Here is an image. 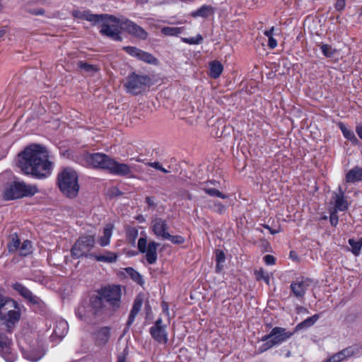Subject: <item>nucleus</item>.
<instances>
[{
  "label": "nucleus",
  "mask_w": 362,
  "mask_h": 362,
  "mask_svg": "<svg viewBox=\"0 0 362 362\" xmlns=\"http://www.w3.org/2000/svg\"><path fill=\"white\" fill-rule=\"evenodd\" d=\"M46 148L40 144H30L18 155V166L26 175L42 179L51 174L52 162Z\"/></svg>",
  "instance_id": "f257e3e1"
},
{
  "label": "nucleus",
  "mask_w": 362,
  "mask_h": 362,
  "mask_svg": "<svg viewBox=\"0 0 362 362\" xmlns=\"http://www.w3.org/2000/svg\"><path fill=\"white\" fill-rule=\"evenodd\" d=\"M78 175L70 168H64L57 175V184L62 192L69 198L78 195L79 185Z\"/></svg>",
  "instance_id": "f03ea898"
},
{
  "label": "nucleus",
  "mask_w": 362,
  "mask_h": 362,
  "mask_svg": "<svg viewBox=\"0 0 362 362\" xmlns=\"http://www.w3.org/2000/svg\"><path fill=\"white\" fill-rule=\"evenodd\" d=\"M99 16L101 18H99L98 23H102L100 30V34L115 41H122L121 33L124 28V25H122V21L112 15L99 14Z\"/></svg>",
  "instance_id": "7ed1b4c3"
},
{
  "label": "nucleus",
  "mask_w": 362,
  "mask_h": 362,
  "mask_svg": "<svg viewBox=\"0 0 362 362\" xmlns=\"http://www.w3.org/2000/svg\"><path fill=\"white\" fill-rule=\"evenodd\" d=\"M37 192L35 185H27L24 182L14 181L5 187L3 197L5 200L30 197Z\"/></svg>",
  "instance_id": "20e7f679"
},
{
  "label": "nucleus",
  "mask_w": 362,
  "mask_h": 362,
  "mask_svg": "<svg viewBox=\"0 0 362 362\" xmlns=\"http://www.w3.org/2000/svg\"><path fill=\"white\" fill-rule=\"evenodd\" d=\"M151 84V79L149 76L134 72L127 76L124 86L127 93L136 95L141 93Z\"/></svg>",
  "instance_id": "39448f33"
},
{
  "label": "nucleus",
  "mask_w": 362,
  "mask_h": 362,
  "mask_svg": "<svg viewBox=\"0 0 362 362\" xmlns=\"http://www.w3.org/2000/svg\"><path fill=\"white\" fill-rule=\"evenodd\" d=\"M99 291L109 310L115 311L120 307L122 290L119 286H108Z\"/></svg>",
  "instance_id": "423d86ee"
},
{
  "label": "nucleus",
  "mask_w": 362,
  "mask_h": 362,
  "mask_svg": "<svg viewBox=\"0 0 362 362\" xmlns=\"http://www.w3.org/2000/svg\"><path fill=\"white\" fill-rule=\"evenodd\" d=\"M293 334V332H287L285 328L280 327H274L270 332V336L272 337V339H270V341H267L259 347V352H264L267 350L271 349L272 347L277 344H281L286 339H289Z\"/></svg>",
  "instance_id": "0eeeda50"
},
{
  "label": "nucleus",
  "mask_w": 362,
  "mask_h": 362,
  "mask_svg": "<svg viewBox=\"0 0 362 362\" xmlns=\"http://www.w3.org/2000/svg\"><path fill=\"white\" fill-rule=\"evenodd\" d=\"M95 242V235L80 237L71 248V256L76 259L86 256V253L93 247Z\"/></svg>",
  "instance_id": "6e6552de"
},
{
  "label": "nucleus",
  "mask_w": 362,
  "mask_h": 362,
  "mask_svg": "<svg viewBox=\"0 0 362 362\" xmlns=\"http://www.w3.org/2000/svg\"><path fill=\"white\" fill-rule=\"evenodd\" d=\"M159 244L155 241L147 243L146 238H140L138 240V250L141 253H145V257L149 264H153L158 259L157 248Z\"/></svg>",
  "instance_id": "1a4fd4ad"
},
{
  "label": "nucleus",
  "mask_w": 362,
  "mask_h": 362,
  "mask_svg": "<svg viewBox=\"0 0 362 362\" xmlns=\"http://www.w3.org/2000/svg\"><path fill=\"white\" fill-rule=\"evenodd\" d=\"M83 159L86 164L91 168L107 170V166L109 165L108 163L110 160V157L105 153H86L83 155Z\"/></svg>",
  "instance_id": "9d476101"
},
{
  "label": "nucleus",
  "mask_w": 362,
  "mask_h": 362,
  "mask_svg": "<svg viewBox=\"0 0 362 362\" xmlns=\"http://www.w3.org/2000/svg\"><path fill=\"white\" fill-rule=\"evenodd\" d=\"M6 327H0V354L6 362H13L16 360V354L11 349L12 341L5 334Z\"/></svg>",
  "instance_id": "9b49d317"
},
{
  "label": "nucleus",
  "mask_w": 362,
  "mask_h": 362,
  "mask_svg": "<svg viewBox=\"0 0 362 362\" xmlns=\"http://www.w3.org/2000/svg\"><path fill=\"white\" fill-rule=\"evenodd\" d=\"M313 280L304 276L297 278L290 286L291 291L297 298H303L306 291L313 285Z\"/></svg>",
  "instance_id": "f8f14e48"
},
{
  "label": "nucleus",
  "mask_w": 362,
  "mask_h": 362,
  "mask_svg": "<svg viewBox=\"0 0 362 362\" xmlns=\"http://www.w3.org/2000/svg\"><path fill=\"white\" fill-rule=\"evenodd\" d=\"M21 318V308L19 305L16 306V309H12L8 314L0 315V322L1 325L6 328L8 333L12 332L13 327Z\"/></svg>",
  "instance_id": "ddd939ff"
},
{
  "label": "nucleus",
  "mask_w": 362,
  "mask_h": 362,
  "mask_svg": "<svg viewBox=\"0 0 362 362\" xmlns=\"http://www.w3.org/2000/svg\"><path fill=\"white\" fill-rule=\"evenodd\" d=\"M122 25H124L123 30L130 35L139 40H145L147 39L148 35V33L134 22L129 19H125L122 20Z\"/></svg>",
  "instance_id": "4468645a"
},
{
  "label": "nucleus",
  "mask_w": 362,
  "mask_h": 362,
  "mask_svg": "<svg viewBox=\"0 0 362 362\" xmlns=\"http://www.w3.org/2000/svg\"><path fill=\"white\" fill-rule=\"evenodd\" d=\"M150 334L153 339L158 343L166 344L168 341V333L165 330V325H163L161 318H158L154 325L150 328Z\"/></svg>",
  "instance_id": "2eb2a0df"
},
{
  "label": "nucleus",
  "mask_w": 362,
  "mask_h": 362,
  "mask_svg": "<svg viewBox=\"0 0 362 362\" xmlns=\"http://www.w3.org/2000/svg\"><path fill=\"white\" fill-rule=\"evenodd\" d=\"M108 164L107 170L111 174L119 176H129L132 175L131 167L127 164L120 163L111 158Z\"/></svg>",
  "instance_id": "dca6fc26"
},
{
  "label": "nucleus",
  "mask_w": 362,
  "mask_h": 362,
  "mask_svg": "<svg viewBox=\"0 0 362 362\" xmlns=\"http://www.w3.org/2000/svg\"><path fill=\"white\" fill-rule=\"evenodd\" d=\"M151 228L153 234L158 238L165 239L168 233L169 226L165 220L161 218H155L151 221Z\"/></svg>",
  "instance_id": "f3484780"
},
{
  "label": "nucleus",
  "mask_w": 362,
  "mask_h": 362,
  "mask_svg": "<svg viewBox=\"0 0 362 362\" xmlns=\"http://www.w3.org/2000/svg\"><path fill=\"white\" fill-rule=\"evenodd\" d=\"M12 288L19 293L24 298L33 304H38L40 302L39 298L33 295L32 292L25 287L23 284L16 282L12 285Z\"/></svg>",
  "instance_id": "a211bd4d"
},
{
  "label": "nucleus",
  "mask_w": 362,
  "mask_h": 362,
  "mask_svg": "<svg viewBox=\"0 0 362 362\" xmlns=\"http://www.w3.org/2000/svg\"><path fill=\"white\" fill-rule=\"evenodd\" d=\"M332 199L334 200V211H344L349 209V203L345 199L344 193L341 188L339 187V192H334L332 194Z\"/></svg>",
  "instance_id": "6ab92c4d"
},
{
  "label": "nucleus",
  "mask_w": 362,
  "mask_h": 362,
  "mask_svg": "<svg viewBox=\"0 0 362 362\" xmlns=\"http://www.w3.org/2000/svg\"><path fill=\"white\" fill-rule=\"evenodd\" d=\"M110 335L111 332L109 327L105 326L100 328L94 333L95 344L98 346L105 345L108 342Z\"/></svg>",
  "instance_id": "aec40b11"
},
{
  "label": "nucleus",
  "mask_w": 362,
  "mask_h": 362,
  "mask_svg": "<svg viewBox=\"0 0 362 362\" xmlns=\"http://www.w3.org/2000/svg\"><path fill=\"white\" fill-rule=\"evenodd\" d=\"M18 303L13 299L6 298L0 294V315L8 314L12 309H16Z\"/></svg>",
  "instance_id": "412c9836"
},
{
  "label": "nucleus",
  "mask_w": 362,
  "mask_h": 362,
  "mask_svg": "<svg viewBox=\"0 0 362 362\" xmlns=\"http://www.w3.org/2000/svg\"><path fill=\"white\" fill-rule=\"evenodd\" d=\"M72 16L76 18L85 19L94 25L98 23L99 18H101L99 14H93L89 11H80L78 9L72 11Z\"/></svg>",
  "instance_id": "4be33fe9"
},
{
  "label": "nucleus",
  "mask_w": 362,
  "mask_h": 362,
  "mask_svg": "<svg viewBox=\"0 0 362 362\" xmlns=\"http://www.w3.org/2000/svg\"><path fill=\"white\" fill-rule=\"evenodd\" d=\"M90 302L91 307L96 313L101 312L103 310H108L107 305H105V303L102 298V295L99 290L96 295L91 297Z\"/></svg>",
  "instance_id": "5701e85b"
},
{
  "label": "nucleus",
  "mask_w": 362,
  "mask_h": 362,
  "mask_svg": "<svg viewBox=\"0 0 362 362\" xmlns=\"http://www.w3.org/2000/svg\"><path fill=\"white\" fill-rule=\"evenodd\" d=\"M215 12V8L209 5H203L197 11L192 12L191 16L193 18L202 17L207 18L212 16Z\"/></svg>",
  "instance_id": "b1692460"
},
{
  "label": "nucleus",
  "mask_w": 362,
  "mask_h": 362,
  "mask_svg": "<svg viewBox=\"0 0 362 362\" xmlns=\"http://www.w3.org/2000/svg\"><path fill=\"white\" fill-rule=\"evenodd\" d=\"M141 306H142V300L138 297L136 298V299L134 301L133 307L131 310L128 320L127 322V327H130L133 324L136 315L139 313V312L141 310Z\"/></svg>",
  "instance_id": "393cba45"
},
{
  "label": "nucleus",
  "mask_w": 362,
  "mask_h": 362,
  "mask_svg": "<svg viewBox=\"0 0 362 362\" xmlns=\"http://www.w3.org/2000/svg\"><path fill=\"white\" fill-rule=\"evenodd\" d=\"M346 181L347 182H356L362 181V168L356 166L351 169L346 175Z\"/></svg>",
  "instance_id": "a878e982"
},
{
  "label": "nucleus",
  "mask_w": 362,
  "mask_h": 362,
  "mask_svg": "<svg viewBox=\"0 0 362 362\" xmlns=\"http://www.w3.org/2000/svg\"><path fill=\"white\" fill-rule=\"evenodd\" d=\"M21 239L16 232L11 233L8 236V240L7 243L8 251L10 253L18 251L19 245H21Z\"/></svg>",
  "instance_id": "bb28decb"
},
{
  "label": "nucleus",
  "mask_w": 362,
  "mask_h": 362,
  "mask_svg": "<svg viewBox=\"0 0 362 362\" xmlns=\"http://www.w3.org/2000/svg\"><path fill=\"white\" fill-rule=\"evenodd\" d=\"M113 226L112 224H107L103 229V235L98 239V243L100 246L105 247L110 243V238L112 234Z\"/></svg>",
  "instance_id": "cd10ccee"
},
{
  "label": "nucleus",
  "mask_w": 362,
  "mask_h": 362,
  "mask_svg": "<svg viewBox=\"0 0 362 362\" xmlns=\"http://www.w3.org/2000/svg\"><path fill=\"white\" fill-rule=\"evenodd\" d=\"M209 67H210V76L213 78H218L223 70V66L221 64V63L216 60L212 61L211 62H210Z\"/></svg>",
  "instance_id": "c85d7f7f"
},
{
  "label": "nucleus",
  "mask_w": 362,
  "mask_h": 362,
  "mask_svg": "<svg viewBox=\"0 0 362 362\" xmlns=\"http://www.w3.org/2000/svg\"><path fill=\"white\" fill-rule=\"evenodd\" d=\"M339 127L341 131L342 132L344 136L346 139L350 141L354 145L358 144L359 141L355 136L353 131L347 129V127L343 123H339Z\"/></svg>",
  "instance_id": "c756f323"
},
{
  "label": "nucleus",
  "mask_w": 362,
  "mask_h": 362,
  "mask_svg": "<svg viewBox=\"0 0 362 362\" xmlns=\"http://www.w3.org/2000/svg\"><path fill=\"white\" fill-rule=\"evenodd\" d=\"M320 315L317 314H315L311 317H308L300 323L298 324L296 327V330H300L305 328H308L311 326H313L317 320L319 319Z\"/></svg>",
  "instance_id": "7c9ffc66"
},
{
  "label": "nucleus",
  "mask_w": 362,
  "mask_h": 362,
  "mask_svg": "<svg viewBox=\"0 0 362 362\" xmlns=\"http://www.w3.org/2000/svg\"><path fill=\"white\" fill-rule=\"evenodd\" d=\"M77 66L81 69L83 73L92 75L98 71V68L93 64H88L83 61H79L77 63Z\"/></svg>",
  "instance_id": "2f4dec72"
},
{
  "label": "nucleus",
  "mask_w": 362,
  "mask_h": 362,
  "mask_svg": "<svg viewBox=\"0 0 362 362\" xmlns=\"http://www.w3.org/2000/svg\"><path fill=\"white\" fill-rule=\"evenodd\" d=\"M21 256L25 257L32 253V243L28 240H24L18 249Z\"/></svg>",
  "instance_id": "473e14b6"
},
{
  "label": "nucleus",
  "mask_w": 362,
  "mask_h": 362,
  "mask_svg": "<svg viewBox=\"0 0 362 362\" xmlns=\"http://www.w3.org/2000/svg\"><path fill=\"white\" fill-rule=\"evenodd\" d=\"M95 258L98 262L112 263L117 260V255L115 252L108 251L105 255H95Z\"/></svg>",
  "instance_id": "72a5a7b5"
},
{
  "label": "nucleus",
  "mask_w": 362,
  "mask_h": 362,
  "mask_svg": "<svg viewBox=\"0 0 362 362\" xmlns=\"http://www.w3.org/2000/svg\"><path fill=\"white\" fill-rule=\"evenodd\" d=\"M43 354L44 353L41 349H37L35 351H33L32 350H26L24 352L25 358L32 361H38L42 357Z\"/></svg>",
  "instance_id": "f704fd0d"
},
{
  "label": "nucleus",
  "mask_w": 362,
  "mask_h": 362,
  "mask_svg": "<svg viewBox=\"0 0 362 362\" xmlns=\"http://www.w3.org/2000/svg\"><path fill=\"white\" fill-rule=\"evenodd\" d=\"M183 28L178 27H163L161 33L166 36H177L183 31Z\"/></svg>",
  "instance_id": "c9c22d12"
},
{
  "label": "nucleus",
  "mask_w": 362,
  "mask_h": 362,
  "mask_svg": "<svg viewBox=\"0 0 362 362\" xmlns=\"http://www.w3.org/2000/svg\"><path fill=\"white\" fill-rule=\"evenodd\" d=\"M361 347L358 345H353L342 349L346 358L357 356L361 353Z\"/></svg>",
  "instance_id": "e433bc0d"
},
{
  "label": "nucleus",
  "mask_w": 362,
  "mask_h": 362,
  "mask_svg": "<svg viewBox=\"0 0 362 362\" xmlns=\"http://www.w3.org/2000/svg\"><path fill=\"white\" fill-rule=\"evenodd\" d=\"M137 59L148 64H156L157 61L156 58L153 57V55L141 49L138 55Z\"/></svg>",
  "instance_id": "4c0bfd02"
},
{
  "label": "nucleus",
  "mask_w": 362,
  "mask_h": 362,
  "mask_svg": "<svg viewBox=\"0 0 362 362\" xmlns=\"http://www.w3.org/2000/svg\"><path fill=\"white\" fill-rule=\"evenodd\" d=\"M274 27H272L269 30L264 32V35L268 37V47L270 49H274L277 45V42L274 38Z\"/></svg>",
  "instance_id": "58836bf2"
},
{
  "label": "nucleus",
  "mask_w": 362,
  "mask_h": 362,
  "mask_svg": "<svg viewBox=\"0 0 362 362\" xmlns=\"http://www.w3.org/2000/svg\"><path fill=\"white\" fill-rule=\"evenodd\" d=\"M203 190L206 194H208L209 195H210L211 197H219V198H221V199H223L228 198V195L223 194L219 190H218L216 189H214V188H211V187H205L203 188Z\"/></svg>",
  "instance_id": "ea45409f"
},
{
  "label": "nucleus",
  "mask_w": 362,
  "mask_h": 362,
  "mask_svg": "<svg viewBox=\"0 0 362 362\" xmlns=\"http://www.w3.org/2000/svg\"><path fill=\"white\" fill-rule=\"evenodd\" d=\"M126 272L134 281L141 285L143 284V279L141 275L133 268L128 267L126 269Z\"/></svg>",
  "instance_id": "a19ab883"
},
{
  "label": "nucleus",
  "mask_w": 362,
  "mask_h": 362,
  "mask_svg": "<svg viewBox=\"0 0 362 362\" xmlns=\"http://www.w3.org/2000/svg\"><path fill=\"white\" fill-rule=\"evenodd\" d=\"M323 54L327 57H332L336 53V49L327 44H321L319 45Z\"/></svg>",
  "instance_id": "79ce46f5"
},
{
  "label": "nucleus",
  "mask_w": 362,
  "mask_h": 362,
  "mask_svg": "<svg viewBox=\"0 0 362 362\" xmlns=\"http://www.w3.org/2000/svg\"><path fill=\"white\" fill-rule=\"evenodd\" d=\"M182 41L189 45H199L203 41V37L198 34L195 37H182Z\"/></svg>",
  "instance_id": "37998d69"
},
{
  "label": "nucleus",
  "mask_w": 362,
  "mask_h": 362,
  "mask_svg": "<svg viewBox=\"0 0 362 362\" xmlns=\"http://www.w3.org/2000/svg\"><path fill=\"white\" fill-rule=\"evenodd\" d=\"M209 208L218 214H223L226 210V206L219 202H214L213 206H210Z\"/></svg>",
  "instance_id": "c03bdc74"
},
{
  "label": "nucleus",
  "mask_w": 362,
  "mask_h": 362,
  "mask_svg": "<svg viewBox=\"0 0 362 362\" xmlns=\"http://www.w3.org/2000/svg\"><path fill=\"white\" fill-rule=\"evenodd\" d=\"M166 240H169L171 243L176 245H181L184 243L185 238L181 235H171L170 233L165 237Z\"/></svg>",
  "instance_id": "a18cd8bd"
},
{
  "label": "nucleus",
  "mask_w": 362,
  "mask_h": 362,
  "mask_svg": "<svg viewBox=\"0 0 362 362\" xmlns=\"http://www.w3.org/2000/svg\"><path fill=\"white\" fill-rule=\"evenodd\" d=\"M256 278L257 280H264L267 284H269V276L268 273L265 272L263 269H259L255 272Z\"/></svg>",
  "instance_id": "49530a36"
},
{
  "label": "nucleus",
  "mask_w": 362,
  "mask_h": 362,
  "mask_svg": "<svg viewBox=\"0 0 362 362\" xmlns=\"http://www.w3.org/2000/svg\"><path fill=\"white\" fill-rule=\"evenodd\" d=\"M349 243L352 247V252L355 255H358L361 248V247L360 246V243H357L354 239H349Z\"/></svg>",
  "instance_id": "de8ad7c7"
},
{
  "label": "nucleus",
  "mask_w": 362,
  "mask_h": 362,
  "mask_svg": "<svg viewBox=\"0 0 362 362\" xmlns=\"http://www.w3.org/2000/svg\"><path fill=\"white\" fill-rule=\"evenodd\" d=\"M124 49L128 54H129L130 55H132L133 57H136V58L138 57V55L141 51L140 49H138L135 47H131V46L125 47H124Z\"/></svg>",
  "instance_id": "09e8293b"
},
{
  "label": "nucleus",
  "mask_w": 362,
  "mask_h": 362,
  "mask_svg": "<svg viewBox=\"0 0 362 362\" xmlns=\"http://www.w3.org/2000/svg\"><path fill=\"white\" fill-rule=\"evenodd\" d=\"M127 236L130 238L133 242L135 241L136 238L138 236V230L136 228H130L127 230Z\"/></svg>",
  "instance_id": "8fccbe9b"
},
{
  "label": "nucleus",
  "mask_w": 362,
  "mask_h": 362,
  "mask_svg": "<svg viewBox=\"0 0 362 362\" xmlns=\"http://www.w3.org/2000/svg\"><path fill=\"white\" fill-rule=\"evenodd\" d=\"M225 254L222 250H217L216 252V263H222L225 261Z\"/></svg>",
  "instance_id": "3c124183"
},
{
  "label": "nucleus",
  "mask_w": 362,
  "mask_h": 362,
  "mask_svg": "<svg viewBox=\"0 0 362 362\" xmlns=\"http://www.w3.org/2000/svg\"><path fill=\"white\" fill-rule=\"evenodd\" d=\"M345 6V0H337L334 5V8L337 11H341L342 10L344 9Z\"/></svg>",
  "instance_id": "603ef678"
},
{
  "label": "nucleus",
  "mask_w": 362,
  "mask_h": 362,
  "mask_svg": "<svg viewBox=\"0 0 362 362\" xmlns=\"http://www.w3.org/2000/svg\"><path fill=\"white\" fill-rule=\"evenodd\" d=\"M342 359L341 358V356L339 353H337L332 356L330 358L325 361L324 362H341Z\"/></svg>",
  "instance_id": "864d4df0"
},
{
  "label": "nucleus",
  "mask_w": 362,
  "mask_h": 362,
  "mask_svg": "<svg viewBox=\"0 0 362 362\" xmlns=\"http://www.w3.org/2000/svg\"><path fill=\"white\" fill-rule=\"evenodd\" d=\"M330 223L332 226H336L338 223V216L337 215V211H334L330 214Z\"/></svg>",
  "instance_id": "5fc2aeb1"
},
{
  "label": "nucleus",
  "mask_w": 362,
  "mask_h": 362,
  "mask_svg": "<svg viewBox=\"0 0 362 362\" xmlns=\"http://www.w3.org/2000/svg\"><path fill=\"white\" fill-rule=\"evenodd\" d=\"M264 259L265 263L268 265H272L275 263V258L274 257V256L270 255H267L266 256H264Z\"/></svg>",
  "instance_id": "6e6d98bb"
},
{
  "label": "nucleus",
  "mask_w": 362,
  "mask_h": 362,
  "mask_svg": "<svg viewBox=\"0 0 362 362\" xmlns=\"http://www.w3.org/2000/svg\"><path fill=\"white\" fill-rule=\"evenodd\" d=\"M128 354V352L127 351V348L124 350L122 353H121L117 356V362H126L127 356Z\"/></svg>",
  "instance_id": "4d7b16f0"
},
{
  "label": "nucleus",
  "mask_w": 362,
  "mask_h": 362,
  "mask_svg": "<svg viewBox=\"0 0 362 362\" xmlns=\"http://www.w3.org/2000/svg\"><path fill=\"white\" fill-rule=\"evenodd\" d=\"M59 325L63 327V331L62 333H58L57 329H55L54 333L59 337H62L64 334V331L67 329V324L65 322H60Z\"/></svg>",
  "instance_id": "13d9d810"
},
{
  "label": "nucleus",
  "mask_w": 362,
  "mask_h": 362,
  "mask_svg": "<svg viewBox=\"0 0 362 362\" xmlns=\"http://www.w3.org/2000/svg\"><path fill=\"white\" fill-rule=\"evenodd\" d=\"M146 202L148 204V205L149 206V207H152L153 209L156 208V205L154 202V199L153 197H146Z\"/></svg>",
  "instance_id": "bf43d9fd"
},
{
  "label": "nucleus",
  "mask_w": 362,
  "mask_h": 362,
  "mask_svg": "<svg viewBox=\"0 0 362 362\" xmlns=\"http://www.w3.org/2000/svg\"><path fill=\"white\" fill-rule=\"evenodd\" d=\"M148 165L158 170H160L162 168V165L160 164L159 162L149 163Z\"/></svg>",
  "instance_id": "052dcab7"
},
{
  "label": "nucleus",
  "mask_w": 362,
  "mask_h": 362,
  "mask_svg": "<svg viewBox=\"0 0 362 362\" xmlns=\"http://www.w3.org/2000/svg\"><path fill=\"white\" fill-rule=\"evenodd\" d=\"M263 227H264V228H266V229L269 230V232H270V233H271V234H273V235H274V234H276V233H278L279 232V230H274V229H272L271 227H269V226H268V225H263Z\"/></svg>",
  "instance_id": "680f3d73"
},
{
  "label": "nucleus",
  "mask_w": 362,
  "mask_h": 362,
  "mask_svg": "<svg viewBox=\"0 0 362 362\" xmlns=\"http://www.w3.org/2000/svg\"><path fill=\"white\" fill-rule=\"evenodd\" d=\"M356 132L358 136L362 139V124L356 127Z\"/></svg>",
  "instance_id": "e2e57ef3"
},
{
  "label": "nucleus",
  "mask_w": 362,
  "mask_h": 362,
  "mask_svg": "<svg viewBox=\"0 0 362 362\" xmlns=\"http://www.w3.org/2000/svg\"><path fill=\"white\" fill-rule=\"evenodd\" d=\"M162 309H163V311L165 313H167V315H168V305L167 303L165 302H163L162 303Z\"/></svg>",
  "instance_id": "0e129e2a"
},
{
  "label": "nucleus",
  "mask_w": 362,
  "mask_h": 362,
  "mask_svg": "<svg viewBox=\"0 0 362 362\" xmlns=\"http://www.w3.org/2000/svg\"><path fill=\"white\" fill-rule=\"evenodd\" d=\"M270 339H272V337L270 336V333L268 334H266L264 335V337H262V341H265V343L268 341H270Z\"/></svg>",
  "instance_id": "69168bd1"
},
{
  "label": "nucleus",
  "mask_w": 362,
  "mask_h": 362,
  "mask_svg": "<svg viewBox=\"0 0 362 362\" xmlns=\"http://www.w3.org/2000/svg\"><path fill=\"white\" fill-rule=\"evenodd\" d=\"M136 218V220H138L140 222H144L145 221V219L142 215L137 216Z\"/></svg>",
  "instance_id": "338daca9"
},
{
  "label": "nucleus",
  "mask_w": 362,
  "mask_h": 362,
  "mask_svg": "<svg viewBox=\"0 0 362 362\" xmlns=\"http://www.w3.org/2000/svg\"><path fill=\"white\" fill-rule=\"evenodd\" d=\"M338 353L341 356V358L342 359V361L346 359V356H345V355H344V354L342 350L339 351Z\"/></svg>",
  "instance_id": "774afa93"
}]
</instances>
